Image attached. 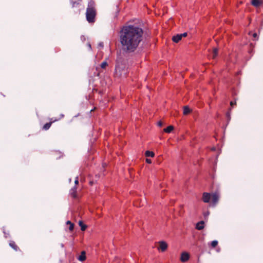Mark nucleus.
<instances>
[{
	"mask_svg": "<svg viewBox=\"0 0 263 263\" xmlns=\"http://www.w3.org/2000/svg\"><path fill=\"white\" fill-rule=\"evenodd\" d=\"M181 36V39L183 37H186L187 35V32H184L183 33H181V34H179Z\"/></svg>",
	"mask_w": 263,
	"mask_h": 263,
	"instance_id": "393cba45",
	"label": "nucleus"
},
{
	"mask_svg": "<svg viewBox=\"0 0 263 263\" xmlns=\"http://www.w3.org/2000/svg\"><path fill=\"white\" fill-rule=\"evenodd\" d=\"M146 162L148 163H152V160L149 159H146Z\"/></svg>",
	"mask_w": 263,
	"mask_h": 263,
	"instance_id": "c756f323",
	"label": "nucleus"
},
{
	"mask_svg": "<svg viewBox=\"0 0 263 263\" xmlns=\"http://www.w3.org/2000/svg\"><path fill=\"white\" fill-rule=\"evenodd\" d=\"M79 225L81 227V230L83 231H85L87 228V226L84 224L82 221L79 222Z\"/></svg>",
	"mask_w": 263,
	"mask_h": 263,
	"instance_id": "ddd939ff",
	"label": "nucleus"
},
{
	"mask_svg": "<svg viewBox=\"0 0 263 263\" xmlns=\"http://www.w3.org/2000/svg\"><path fill=\"white\" fill-rule=\"evenodd\" d=\"M108 65V64L106 62V61H104L103 62H102L101 64V67L102 68V69H105L106 68V67Z\"/></svg>",
	"mask_w": 263,
	"mask_h": 263,
	"instance_id": "6ab92c4d",
	"label": "nucleus"
},
{
	"mask_svg": "<svg viewBox=\"0 0 263 263\" xmlns=\"http://www.w3.org/2000/svg\"><path fill=\"white\" fill-rule=\"evenodd\" d=\"M191 112V109L187 106H185L183 107V114L186 115Z\"/></svg>",
	"mask_w": 263,
	"mask_h": 263,
	"instance_id": "f8f14e48",
	"label": "nucleus"
},
{
	"mask_svg": "<svg viewBox=\"0 0 263 263\" xmlns=\"http://www.w3.org/2000/svg\"><path fill=\"white\" fill-rule=\"evenodd\" d=\"M226 116H227V118L228 119V122L230 121V119H231V117H230V111H228L227 114H226Z\"/></svg>",
	"mask_w": 263,
	"mask_h": 263,
	"instance_id": "5701e85b",
	"label": "nucleus"
},
{
	"mask_svg": "<svg viewBox=\"0 0 263 263\" xmlns=\"http://www.w3.org/2000/svg\"><path fill=\"white\" fill-rule=\"evenodd\" d=\"M72 7H74L79 5V2L78 1H72Z\"/></svg>",
	"mask_w": 263,
	"mask_h": 263,
	"instance_id": "412c9836",
	"label": "nucleus"
},
{
	"mask_svg": "<svg viewBox=\"0 0 263 263\" xmlns=\"http://www.w3.org/2000/svg\"><path fill=\"white\" fill-rule=\"evenodd\" d=\"M253 36L254 37V38H256L257 39H258V35L257 34V33H254L253 34Z\"/></svg>",
	"mask_w": 263,
	"mask_h": 263,
	"instance_id": "cd10ccee",
	"label": "nucleus"
},
{
	"mask_svg": "<svg viewBox=\"0 0 263 263\" xmlns=\"http://www.w3.org/2000/svg\"><path fill=\"white\" fill-rule=\"evenodd\" d=\"M74 183L75 184H78L79 183V178L78 176H77L75 178L74 180Z\"/></svg>",
	"mask_w": 263,
	"mask_h": 263,
	"instance_id": "a878e982",
	"label": "nucleus"
},
{
	"mask_svg": "<svg viewBox=\"0 0 263 263\" xmlns=\"http://www.w3.org/2000/svg\"><path fill=\"white\" fill-rule=\"evenodd\" d=\"M181 36L179 34H177L172 37V40L175 43H178L181 40Z\"/></svg>",
	"mask_w": 263,
	"mask_h": 263,
	"instance_id": "1a4fd4ad",
	"label": "nucleus"
},
{
	"mask_svg": "<svg viewBox=\"0 0 263 263\" xmlns=\"http://www.w3.org/2000/svg\"><path fill=\"white\" fill-rule=\"evenodd\" d=\"M99 46L101 47H103V43L102 42H100L99 43Z\"/></svg>",
	"mask_w": 263,
	"mask_h": 263,
	"instance_id": "7c9ffc66",
	"label": "nucleus"
},
{
	"mask_svg": "<svg viewBox=\"0 0 263 263\" xmlns=\"http://www.w3.org/2000/svg\"><path fill=\"white\" fill-rule=\"evenodd\" d=\"M209 212H208L207 213L204 214V216H208V215H209Z\"/></svg>",
	"mask_w": 263,
	"mask_h": 263,
	"instance_id": "473e14b6",
	"label": "nucleus"
},
{
	"mask_svg": "<svg viewBox=\"0 0 263 263\" xmlns=\"http://www.w3.org/2000/svg\"><path fill=\"white\" fill-rule=\"evenodd\" d=\"M251 4L253 6L257 7L262 4V2L259 0H252Z\"/></svg>",
	"mask_w": 263,
	"mask_h": 263,
	"instance_id": "9d476101",
	"label": "nucleus"
},
{
	"mask_svg": "<svg viewBox=\"0 0 263 263\" xmlns=\"http://www.w3.org/2000/svg\"><path fill=\"white\" fill-rule=\"evenodd\" d=\"M71 223H72V222L70 221H69V220L66 222V224H69L70 225Z\"/></svg>",
	"mask_w": 263,
	"mask_h": 263,
	"instance_id": "2f4dec72",
	"label": "nucleus"
},
{
	"mask_svg": "<svg viewBox=\"0 0 263 263\" xmlns=\"http://www.w3.org/2000/svg\"><path fill=\"white\" fill-rule=\"evenodd\" d=\"M88 46L89 48L91 49V45L90 44H88Z\"/></svg>",
	"mask_w": 263,
	"mask_h": 263,
	"instance_id": "f704fd0d",
	"label": "nucleus"
},
{
	"mask_svg": "<svg viewBox=\"0 0 263 263\" xmlns=\"http://www.w3.org/2000/svg\"><path fill=\"white\" fill-rule=\"evenodd\" d=\"M219 195L218 193L215 192L212 195V202L214 205H215L218 201Z\"/></svg>",
	"mask_w": 263,
	"mask_h": 263,
	"instance_id": "0eeeda50",
	"label": "nucleus"
},
{
	"mask_svg": "<svg viewBox=\"0 0 263 263\" xmlns=\"http://www.w3.org/2000/svg\"><path fill=\"white\" fill-rule=\"evenodd\" d=\"M211 196L210 193L204 192L202 196V200L205 203L209 202Z\"/></svg>",
	"mask_w": 263,
	"mask_h": 263,
	"instance_id": "39448f33",
	"label": "nucleus"
},
{
	"mask_svg": "<svg viewBox=\"0 0 263 263\" xmlns=\"http://www.w3.org/2000/svg\"><path fill=\"white\" fill-rule=\"evenodd\" d=\"M10 246L13 248L15 250H17V246L16 245V244L15 243V242L14 241H11L9 243Z\"/></svg>",
	"mask_w": 263,
	"mask_h": 263,
	"instance_id": "a211bd4d",
	"label": "nucleus"
},
{
	"mask_svg": "<svg viewBox=\"0 0 263 263\" xmlns=\"http://www.w3.org/2000/svg\"><path fill=\"white\" fill-rule=\"evenodd\" d=\"M145 155L146 157H153L155 155L154 152L149 151H146Z\"/></svg>",
	"mask_w": 263,
	"mask_h": 263,
	"instance_id": "4468645a",
	"label": "nucleus"
},
{
	"mask_svg": "<svg viewBox=\"0 0 263 263\" xmlns=\"http://www.w3.org/2000/svg\"><path fill=\"white\" fill-rule=\"evenodd\" d=\"M218 245V241L217 240H213L211 242V246L213 248H215Z\"/></svg>",
	"mask_w": 263,
	"mask_h": 263,
	"instance_id": "aec40b11",
	"label": "nucleus"
},
{
	"mask_svg": "<svg viewBox=\"0 0 263 263\" xmlns=\"http://www.w3.org/2000/svg\"><path fill=\"white\" fill-rule=\"evenodd\" d=\"M85 259H86L85 252V251H82L81 252V255L79 256V257L78 258V259L80 261H83L85 260Z\"/></svg>",
	"mask_w": 263,
	"mask_h": 263,
	"instance_id": "9b49d317",
	"label": "nucleus"
},
{
	"mask_svg": "<svg viewBox=\"0 0 263 263\" xmlns=\"http://www.w3.org/2000/svg\"><path fill=\"white\" fill-rule=\"evenodd\" d=\"M159 247L158 248L159 250H161V251H165L167 248V244L164 241H159Z\"/></svg>",
	"mask_w": 263,
	"mask_h": 263,
	"instance_id": "423d86ee",
	"label": "nucleus"
},
{
	"mask_svg": "<svg viewBox=\"0 0 263 263\" xmlns=\"http://www.w3.org/2000/svg\"><path fill=\"white\" fill-rule=\"evenodd\" d=\"M76 191H77V187L76 186L73 187L71 189V191L73 192L72 193H71V194H72V196H73V197H76V194H74V192H76Z\"/></svg>",
	"mask_w": 263,
	"mask_h": 263,
	"instance_id": "4be33fe9",
	"label": "nucleus"
},
{
	"mask_svg": "<svg viewBox=\"0 0 263 263\" xmlns=\"http://www.w3.org/2000/svg\"><path fill=\"white\" fill-rule=\"evenodd\" d=\"M51 125V122L47 123L43 126V129L44 130H47L50 127Z\"/></svg>",
	"mask_w": 263,
	"mask_h": 263,
	"instance_id": "dca6fc26",
	"label": "nucleus"
},
{
	"mask_svg": "<svg viewBox=\"0 0 263 263\" xmlns=\"http://www.w3.org/2000/svg\"><path fill=\"white\" fill-rule=\"evenodd\" d=\"M127 73V68L121 61H117L115 67V76L117 78H125Z\"/></svg>",
	"mask_w": 263,
	"mask_h": 263,
	"instance_id": "7ed1b4c3",
	"label": "nucleus"
},
{
	"mask_svg": "<svg viewBox=\"0 0 263 263\" xmlns=\"http://www.w3.org/2000/svg\"><path fill=\"white\" fill-rule=\"evenodd\" d=\"M96 10L95 9V3L93 1L90 0L88 2L86 12L87 21L89 23H93L95 21Z\"/></svg>",
	"mask_w": 263,
	"mask_h": 263,
	"instance_id": "f03ea898",
	"label": "nucleus"
},
{
	"mask_svg": "<svg viewBox=\"0 0 263 263\" xmlns=\"http://www.w3.org/2000/svg\"><path fill=\"white\" fill-rule=\"evenodd\" d=\"M143 29L135 25L124 26L120 32L119 41L121 50L126 57L134 55L143 40Z\"/></svg>",
	"mask_w": 263,
	"mask_h": 263,
	"instance_id": "f257e3e1",
	"label": "nucleus"
},
{
	"mask_svg": "<svg viewBox=\"0 0 263 263\" xmlns=\"http://www.w3.org/2000/svg\"><path fill=\"white\" fill-rule=\"evenodd\" d=\"M158 126L161 127L163 125V123L162 121H160L157 123Z\"/></svg>",
	"mask_w": 263,
	"mask_h": 263,
	"instance_id": "bb28decb",
	"label": "nucleus"
},
{
	"mask_svg": "<svg viewBox=\"0 0 263 263\" xmlns=\"http://www.w3.org/2000/svg\"><path fill=\"white\" fill-rule=\"evenodd\" d=\"M190 258V254L186 252H184L181 253V257H180V260L183 262H185L187 261Z\"/></svg>",
	"mask_w": 263,
	"mask_h": 263,
	"instance_id": "20e7f679",
	"label": "nucleus"
},
{
	"mask_svg": "<svg viewBox=\"0 0 263 263\" xmlns=\"http://www.w3.org/2000/svg\"><path fill=\"white\" fill-rule=\"evenodd\" d=\"M236 102H232V101H231V102H230V105H231V106H234V105H236Z\"/></svg>",
	"mask_w": 263,
	"mask_h": 263,
	"instance_id": "c85d7f7f",
	"label": "nucleus"
},
{
	"mask_svg": "<svg viewBox=\"0 0 263 263\" xmlns=\"http://www.w3.org/2000/svg\"><path fill=\"white\" fill-rule=\"evenodd\" d=\"M61 245V247L62 248H64V244H63V243H61V245Z\"/></svg>",
	"mask_w": 263,
	"mask_h": 263,
	"instance_id": "72a5a7b5",
	"label": "nucleus"
},
{
	"mask_svg": "<svg viewBox=\"0 0 263 263\" xmlns=\"http://www.w3.org/2000/svg\"><path fill=\"white\" fill-rule=\"evenodd\" d=\"M217 54H218V49L214 48L213 49V53H212V58L213 59L217 57Z\"/></svg>",
	"mask_w": 263,
	"mask_h": 263,
	"instance_id": "f3484780",
	"label": "nucleus"
},
{
	"mask_svg": "<svg viewBox=\"0 0 263 263\" xmlns=\"http://www.w3.org/2000/svg\"><path fill=\"white\" fill-rule=\"evenodd\" d=\"M74 228V224L72 223L71 224L69 225V230L70 231H73Z\"/></svg>",
	"mask_w": 263,
	"mask_h": 263,
	"instance_id": "b1692460",
	"label": "nucleus"
},
{
	"mask_svg": "<svg viewBox=\"0 0 263 263\" xmlns=\"http://www.w3.org/2000/svg\"><path fill=\"white\" fill-rule=\"evenodd\" d=\"M174 129V127L172 125L168 126L167 128L164 129V131L167 133H171L173 129Z\"/></svg>",
	"mask_w": 263,
	"mask_h": 263,
	"instance_id": "2eb2a0df",
	"label": "nucleus"
},
{
	"mask_svg": "<svg viewBox=\"0 0 263 263\" xmlns=\"http://www.w3.org/2000/svg\"><path fill=\"white\" fill-rule=\"evenodd\" d=\"M204 221H200L196 224V229L198 230H201L204 228Z\"/></svg>",
	"mask_w": 263,
	"mask_h": 263,
	"instance_id": "6e6552de",
	"label": "nucleus"
}]
</instances>
